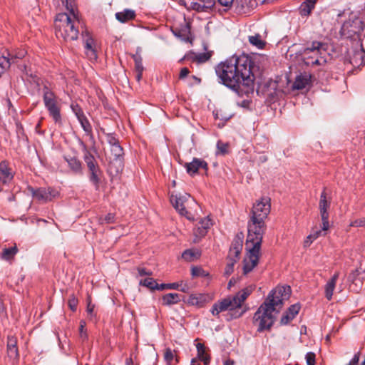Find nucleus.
<instances>
[{"label":"nucleus","instance_id":"obj_5","mask_svg":"<svg viewBox=\"0 0 365 365\" xmlns=\"http://www.w3.org/2000/svg\"><path fill=\"white\" fill-rule=\"evenodd\" d=\"M43 101L49 116L55 123L62 125L61 100L47 86L42 89Z\"/></svg>","mask_w":365,"mask_h":365},{"label":"nucleus","instance_id":"obj_4","mask_svg":"<svg viewBox=\"0 0 365 365\" xmlns=\"http://www.w3.org/2000/svg\"><path fill=\"white\" fill-rule=\"evenodd\" d=\"M252 288H245L239 292L234 297H228L221 301L215 302L212 307L211 312L214 316H218L220 312L232 311L240 308L243 302L252 292Z\"/></svg>","mask_w":365,"mask_h":365},{"label":"nucleus","instance_id":"obj_47","mask_svg":"<svg viewBox=\"0 0 365 365\" xmlns=\"http://www.w3.org/2000/svg\"><path fill=\"white\" fill-rule=\"evenodd\" d=\"M71 108L73 112L75 113L76 118H78V116H81V115H84L83 110L78 104L72 103L71 106Z\"/></svg>","mask_w":365,"mask_h":365},{"label":"nucleus","instance_id":"obj_56","mask_svg":"<svg viewBox=\"0 0 365 365\" xmlns=\"http://www.w3.org/2000/svg\"><path fill=\"white\" fill-rule=\"evenodd\" d=\"M190 71L187 68L184 67L180 70V74H179V78L183 79L189 74Z\"/></svg>","mask_w":365,"mask_h":365},{"label":"nucleus","instance_id":"obj_13","mask_svg":"<svg viewBox=\"0 0 365 365\" xmlns=\"http://www.w3.org/2000/svg\"><path fill=\"white\" fill-rule=\"evenodd\" d=\"M28 190L30 191L34 199L43 203L51 201L59 195L58 190L50 187H39L37 189L29 187Z\"/></svg>","mask_w":365,"mask_h":365},{"label":"nucleus","instance_id":"obj_29","mask_svg":"<svg viewBox=\"0 0 365 365\" xmlns=\"http://www.w3.org/2000/svg\"><path fill=\"white\" fill-rule=\"evenodd\" d=\"M65 6L69 12L68 16H71L73 19H80L79 13L74 0H66Z\"/></svg>","mask_w":365,"mask_h":365},{"label":"nucleus","instance_id":"obj_62","mask_svg":"<svg viewBox=\"0 0 365 365\" xmlns=\"http://www.w3.org/2000/svg\"><path fill=\"white\" fill-rule=\"evenodd\" d=\"M314 240H312V239H309V235L307 237L306 240L304 241V246L305 247H309L312 243V242L314 241Z\"/></svg>","mask_w":365,"mask_h":365},{"label":"nucleus","instance_id":"obj_21","mask_svg":"<svg viewBox=\"0 0 365 365\" xmlns=\"http://www.w3.org/2000/svg\"><path fill=\"white\" fill-rule=\"evenodd\" d=\"M312 76L309 73L304 72L298 75V91L302 89H307V91L310 88L312 81Z\"/></svg>","mask_w":365,"mask_h":365},{"label":"nucleus","instance_id":"obj_58","mask_svg":"<svg viewBox=\"0 0 365 365\" xmlns=\"http://www.w3.org/2000/svg\"><path fill=\"white\" fill-rule=\"evenodd\" d=\"M108 143L110 145V148L113 146V145H119L118 139L112 135L108 136Z\"/></svg>","mask_w":365,"mask_h":365},{"label":"nucleus","instance_id":"obj_45","mask_svg":"<svg viewBox=\"0 0 365 365\" xmlns=\"http://www.w3.org/2000/svg\"><path fill=\"white\" fill-rule=\"evenodd\" d=\"M173 358L174 355L173 351L170 348L166 349L164 354V359L166 361L168 365H170V363Z\"/></svg>","mask_w":365,"mask_h":365},{"label":"nucleus","instance_id":"obj_8","mask_svg":"<svg viewBox=\"0 0 365 365\" xmlns=\"http://www.w3.org/2000/svg\"><path fill=\"white\" fill-rule=\"evenodd\" d=\"M327 51L326 43L314 41L311 47H307L302 51L304 55V63L307 65H323L327 63L326 58L323 54Z\"/></svg>","mask_w":365,"mask_h":365},{"label":"nucleus","instance_id":"obj_7","mask_svg":"<svg viewBox=\"0 0 365 365\" xmlns=\"http://www.w3.org/2000/svg\"><path fill=\"white\" fill-rule=\"evenodd\" d=\"M262 239H249L247 237L246 247L247 250V257L244 259L243 273L247 274L250 272L258 264L260 248Z\"/></svg>","mask_w":365,"mask_h":365},{"label":"nucleus","instance_id":"obj_51","mask_svg":"<svg viewBox=\"0 0 365 365\" xmlns=\"http://www.w3.org/2000/svg\"><path fill=\"white\" fill-rule=\"evenodd\" d=\"M24 55H25V51H19L16 55L11 54V53H8L9 58H13V59L11 60V63H16V59H21V58H23L24 57Z\"/></svg>","mask_w":365,"mask_h":365},{"label":"nucleus","instance_id":"obj_64","mask_svg":"<svg viewBox=\"0 0 365 365\" xmlns=\"http://www.w3.org/2000/svg\"><path fill=\"white\" fill-rule=\"evenodd\" d=\"M235 361L232 359H227L224 361L223 365H234Z\"/></svg>","mask_w":365,"mask_h":365},{"label":"nucleus","instance_id":"obj_19","mask_svg":"<svg viewBox=\"0 0 365 365\" xmlns=\"http://www.w3.org/2000/svg\"><path fill=\"white\" fill-rule=\"evenodd\" d=\"M211 225V220L208 217L201 219L194 230V235L196 237L201 238L207 234Z\"/></svg>","mask_w":365,"mask_h":365},{"label":"nucleus","instance_id":"obj_26","mask_svg":"<svg viewBox=\"0 0 365 365\" xmlns=\"http://www.w3.org/2000/svg\"><path fill=\"white\" fill-rule=\"evenodd\" d=\"M135 17V13L131 9H124L123 11L117 12L115 14V18L121 23L128 22L130 20L133 19Z\"/></svg>","mask_w":365,"mask_h":365},{"label":"nucleus","instance_id":"obj_55","mask_svg":"<svg viewBox=\"0 0 365 365\" xmlns=\"http://www.w3.org/2000/svg\"><path fill=\"white\" fill-rule=\"evenodd\" d=\"M85 326H86V323L84 322L81 321L80 322L79 331H80L81 337L83 339H86L87 337V334H86V331L84 330Z\"/></svg>","mask_w":365,"mask_h":365},{"label":"nucleus","instance_id":"obj_2","mask_svg":"<svg viewBox=\"0 0 365 365\" xmlns=\"http://www.w3.org/2000/svg\"><path fill=\"white\" fill-rule=\"evenodd\" d=\"M271 210L270 198L264 197L257 200L253 205L250 218L247 225L249 239H262L267 226V219Z\"/></svg>","mask_w":365,"mask_h":365},{"label":"nucleus","instance_id":"obj_23","mask_svg":"<svg viewBox=\"0 0 365 365\" xmlns=\"http://www.w3.org/2000/svg\"><path fill=\"white\" fill-rule=\"evenodd\" d=\"M330 207V202L327 199V193L324 190L320 195V200L319 203V208L320 211V216H329L328 209Z\"/></svg>","mask_w":365,"mask_h":365},{"label":"nucleus","instance_id":"obj_24","mask_svg":"<svg viewBox=\"0 0 365 365\" xmlns=\"http://www.w3.org/2000/svg\"><path fill=\"white\" fill-rule=\"evenodd\" d=\"M64 160L67 162L71 170L75 173L82 172V165L81 161L76 157L64 156Z\"/></svg>","mask_w":365,"mask_h":365},{"label":"nucleus","instance_id":"obj_1","mask_svg":"<svg viewBox=\"0 0 365 365\" xmlns=\"http://www.w3.org/2000/svg\"><path fill=\"white\" fill-rule=\"evenodd\" d=\"M255 58L243 53L234 55L215 68L220 82L235 91L243 88H252L259 67L256 64Z\"/></svg>","mask_w":365,"mask_h":365},{"label":"nucleus","instance_id":"obj_50","mask_svg":"<svg viewBox=\"0 0 365 365\" xmlns=\"http://www.w3.org/2000/svg\"><path fill=\"white\" fill-rule=\"evenodd\" d=\"M179 287V284L178 283H170V284H159L158 290H163L165 289H177Z\"/></svg>","mask_w":365,"mask_h":365},{"label":"nucleus","instance_id":"obj_30","mask_svg":"<svg viewBox=\"0 0 365 365\" xmlns=\"http://www.w3.org/2000/svg\"><path fill=\"white\" fill-rule=\"evenodd\" d=\"M78 118L82 128L86 133V135L90 136L91 138H93V135L92 126H91V123H89L87 117L85 115V114L81 116H78V118Z\"/></svg>","mask_w":365,"mask_h":365},{"label":"nucleus","instance_id":"obj_18","mask_svg":"<svg viewBox=\"0 0 365 365\" xmlns=\"http://www.w3.org/2000/svg\"><path fill=\"white\" fill-rule=\"evenodd\" d=\"M187 173L192 175L197 173L200 168L207 170V163L201 159L194 158L190 163H187L185 165Z\"/></svg>","mask_w":365,"mask_h":365},{"label":"nucleus","instance_id":"obj_20","mask_svg":"<svg viewBox=\"0 0 365 365\" xmlns=\"http://www.w3.org/2000/svg\"><path fill=\"white\" fill-rule=\"evenodd\" d=\"M7 354L13 360L18 359L19 357L17 347V339L14 336H9L7 341Z\"/></svg>","mask_w":365,"mask_h":365},{"label":"nucleus","instance_id":"obj_34","mask_svg":"<svg viewBox=\"0 0 365 365\" xmlns=\"http://www.w3.org/2000/svg\"><path fill=\"white\" fill-rule=\"evenodd\" d=\"M249 42L257 48H263L265 46V42L262 39L259 34L249 36Z\"/></svg>","mask_w":365,"mask_h":365},{"label":"nucleus","instance_id":"obj_38","mask_svg":"<svg viewBox=\"0 0 365 365\" xmlns=\"http://www.w3.org/2000/svg\"><path fill=\"white\" fill-rule=\"evenodd\" d=\"M217 154L226 155L229 153V145L228 143H223L219 140L217 143Z\"/></svg>","mask_w":365,"mask_h":365},{"label":"nucleus","instance_id":"obj_17","mask_svg":"<svg viewBox=\"0 0 365 365\" xmlns=\"http://www.w3.org/2000/svg\"><path fill=\"white\" fill-rule=\"evenodd\" d=\"M242 239L240 237L235 238L231 244L227 259L234 258L236 259V260L237 261L240 259V255L242 250Z\"/></svg>","mask_w":365,"mask_h":365},{"label":"nucleus","instance_id":"obj_31","mask_svg":"<svg viewBox=\"0 0 365 365\" xmlns=\"http://www.w3.org/2000/svg\"><path fill=\"white\" fill-rule=\"evenodd\" d=\"M297 314L296 305H292L289 309L283 314L281 318V324H287L291 320H292L295 314Z\"/></svg>","mask_w":365,"mask_h":365},{"label":"nucleus","instance_id":"obj_41","mask_svg":"<svg viewBox=\"0 0 365 365\" xmlns=\"http://www.w3.org/2000/svg\"><path fill=\"white\" fill-rule=\"evenodd\" d=\"M191 274L193 277H205L208 274L201 267H193L191 269Z\"/></svg>","mask_w":365,"mask_h":365},{"label":"nucleus","instance_id":"obj_33","mask_svg":"<svg viewBox=\"0 0 365 365\" xmlns=\"http://www.w3.org/2000/svg\"><path fill=\"white\" fill-rule=\"evenodd\" d=\"M140 284L149 288L151 290H158L159 284L153 278H145L140 281Z\"/></svg>","mask_w":365,"mask_h":365},{"label":"nucleus","instance_id":"obj_37","mask_svg":"<svg viewBox=\"0 0 365 365\" xmlns=\"http://www.w3.org/2000/svg\"><path fill=\"white\" fill-rule=\"evenodd\" d=\"M13 58H9V56H5L3 55L0 57V68H2L4 71L6 72L11 65V60Z\"/></svg>","mask_w":365,"mask_h":365},{"label":"nucleus","instance_id":"obj_48","mask_svg":"<svg viewBox=\"0 0 365 365\" xmlns=\"http://www.w3.org/2000/svg\"><path fill=\"white\" fill-rule=\"evenodd\" d=\"M326 235H327V232H324L322 229H319V230H315L313 232H312L309 235V239L316 240L319 236H326Z\"/></svg>","mask_w":365,"mask_h":365},{"label":"nucleus","instance_id":"obj_25","mask_svg":"<svg viewBox=\"0 0 365 365\" xmlns=\"http://www.w3.org/2000/svg\"><path fill=\"white\" fill-rule=\"evenodd\" d=\"M212 51H208L206 53H190L185 56L187 59H190L192 61H196L199 63H202L206 61H207L210 57L212 56Z\"/></svg>","mask_w":365,"mask_h":365},{"label":"nucleus","instance_id":"obj_44","mask_svg":"<svg viewBox=\"0 0 365 365\" xmlns=\"http://www.w3.org/2000/svg\"><path fill=\"white\" fill-rule=\"evenodd\" d=\"M363 56H364V53H363L362 50L354 52L353 57L351 58V60H350L351 63L353 64L354 66H357L358 65L357 58H361Z\"/></svg>","mask_w":365,"mask_h":365},{"label":"nucleus","instance_id":"obj_15","mask_svg":"<svg viewBox=\"0 0 365 365\" xmlns=\"http://www.w3.org/2000/svg\"><path fill=\"white\" fill-rule=\"evenodd\" d=\"M319 0H304L298 8L299 14L302 19H307L315 9Z\"/></svg>","mask_w":365,"mask_h":365},{"label":"nucleus","instance_id":"obj_61","mask_svg":"<svg viewBox=\"0 0 365 365\" xmlns=\"http://www.w3.org/2000/svg\"><path fill=\"white\" fill-rule=\"evenodd\" d=\"M359 356L358 354L354 355L353 359H351L350 362V365H356L359 362Z\"/></svg>","mask_w":365,"mask_h":365},{"label":"nucleus","instance_id":"obj_11","mask_svg":"<svg viewBox=\"0 0 365 365\" xmlns=\"http://www.w3.org/2000/svg\"><path fill=\"white\" fill-rule=\"evenodd\" d=\"M83 146L84 149L83 159L90 172V180L98 188L101 171L94 156L88 150L85 144L83 143Z\"/></svg>","mask_w":365,"mask_h":365},{"label":"nucleus","instance_id":"obj_59","mask_svg":"<svg viewBox=\"0 0 365 365\" xmlns=\"http://www.w3.org/2000/svg\"><path fill=\"white\" fill-rule=\"evenodd\" d=\"M138 274L140 276H145V275H151L152 272H148L145 268L143 267H138Z\"/></svg>","mask_w":365,"mask_h":365},{"label":"nucleus","instance_id":"obj_6","mask_svg":"<svg viewBox=\"0 0 365 365\" xmlns=\"http://www.w3.org/2000/svg\"><path fill=\"white\" fill-rule=\"evenodd\" d=\"M274 308L269 307L267 303H262L253 316V324L257 327V331L269 330L272 327L275 316Z\"/></svg>","mask_w":365,"mask_h":365},{"label":"nucleus","instance_id":"obj_46","mask_svg":"<svg viewBox=\"0 0 365 365\" xmlns=\"http://www.w3.org/2000/svg\"><path fill=\"white\" fill-rule=\"evenodd\" d=\"M349 226L356 227H365V218H359L351 221Z\"/></svg>","mask_w":365,"mask_h":365},{"label":"nucleus","instance_id":"obj_9","mask_svg":"<svg viewBox=\"0 0 365 365\" xmlns=\"http://www.w3.org/2000/svg\"><path fill=\"white\" fill-rule=\"evenodd\" d=\"M170 202L180 215L185 216L190 221L194 220V215L190 210L197 206V202L188 193L171 195Z\"/></svg>","mask_w":365,"mask_h":365},{"label":"nucleus","instance_id":"obj_40","mask_svg":"<svg viewBox=\"0 0 365 365\" xmlns=\"http://www.w3.org/2000/svg\"><path fill=\"white\" fill-rule=\"evenodd\" d=\"M78 301L74 294L69 297L68 305L72 312H76L77 309Z\"/></svg>","mask_w":365,"mask_h":365},{"label":"nucleus","instance_id":"obj_60","mask_svg":"<svg viewBox=\"0 0 365 365\" xmlns=\"http://www.w3.org/2000/svg\"><path fill=\"white\" fill-rule=\"evenodd\" d=\"M94 307H95L94 304H92L91 302L88 303L86 311L91 317H92L93 315V314Z\"/></svg>","mask_w":365,"mask_h":365},{"label":"nucleus","instance_id":"obj_42","mask_svg":"<svg viewBox=\"0 0 365 365\" xmlns=\"http://www.w3.org/2000/svg\"><path fill=\"white\" fill-rule=\"evenodd\" d=\"M329 216H322L321 217V219H322V226H321V229L324 232H327L328 231V230L329 229L330 227V225H329Z\"/></svg>","mask_w":365,"mask_h":365},{"label":"nucleus","instance_id":"obj_53","mask_svg":"<svg viewBox=\"0 0 365 365\" xmlns=\"http://www.w3.org/2000/svg\"><path fill=\"white\" fill-rule=\"evenodd\" d=\"M188 303L192 305H197L200 303V297L195 294H191L188 298Z\"/></svg>","mask_w":365,"mask_h":365},{"label":"nucleus","instance_id":"obj_54","mask_svg":"<svg viewBox=\"0 0 365 365\" xmlns=\"http://www.w3.org/2000/svg\"><path fill=\"white\" fill-rule=\"evenodd\" d=\"M218 4L224 7H226L227 9H230L233 2H234V0H217Z\"/></svg>","mask_w":365,"mask_h":365},{"label":"nucleus","instance_id":"obj_28","mask_svg":"<svg viewBox=\"0 0 365 365\" xmlns=\"http://www.w3.org/2000/svg\"><path fill=\"white\" fill-rule=\"evenodd\" d=\"M180 300V294L177 293H169L163 295L162 297V303L165 306L177 304Z\"/></svg>","mask_w":365,"mask_h":365},{"label":"nucleus","instance_id":"obj_22","mask_svg":"<svg viewBox=\"0 0 365 365\" xmlns=\"http://www.w3.org/2000/svg\"><path fill=\"white\" fill-rule=\"evenodd\" d=\"M339 277V273L336 272L332 277L327 282L325 285V296L328 300L332 298L333 292L336 286V281Z\"/></svg>","mask_w":365,"mask_h":365},{"label":"nucleus","instance_id":"obj_43","mask_svg":"<svg viewBox=\"0 0 365 365\" xmlns=\"http://www.w3.org/2000/svg\"><path fill=\"white\" fill-rule=\"evenodd\" d=\"M316 355L314 352H308L305 356V359L307 365H315Z\"/></svg>","mask_w":365,"mask_h":365},{"label":"nucleus","instance_id":"obj_14","mask_svg":"<svg viewBox=\"0 0 365 365\" xmlns=\"http://www.w3.org/2000/svg\"><path fill=\"white\" fill-rule=\"evenodd\" d=\"M364 29V23L359 19L356 18L352 21H345L341 27L342 34L347 37H352L355 34H359Z\"/></svg>","mask_w":365,"mask_h":365},{"label":"nucleus","instance_id":"obj_27","mask_svg":"<svg viewBox=\"0 0 365 365\" xmlns=\"http://www.w3.org/2000/svg\"><path fill=\"white\" fill-rule=\"evenodd\" d=\"M197 356L205 365H208L210 362V356L206 352V348L203 344L198 343L197 344Z\"/></svg>","mask_w":365,"mask_h":365},{"label":"nucleus","instance_id":"obj_16","mask_svg":"<svg viewBox=\"0 0 365 365\" xmlns=\"http://www.w3.org/2000/svg\"><path fill=\"white\" fill-rule=\"evenodd\" d=\"M14 178V173L6 160L0 163V182L9 184Z\"/></svg>","mask_w":365,"mask_h":365},{"label":"nucleus","instance_id":"obj_10","mask_svg":"<svg viewBox=\"0 0 365 365\" xmlns=\"http://www.w3.org/2000/svg\"><path fill=\"white\" fill-rule=\"evenodd\" d=\"M291 292L289 286H277L269 293L264 303H267L269 307L274 308L276 313H278L284 302L290 297Z\"/></svg>","mask_w":365,"mask_h":365},{"label":"nucleus","instance_id":"obj_49","mask_svg":"<svg viewBox=\"0 0 365 365\" xmlns=\"http://www.w3.org/2000/svg\"><path fill=\"white\" fill-rule=\"evenodd\" d=\"M195 254L192 250H187L182 254V257L186 261H192L194 258Z\"/></svg>","mask_w":365,"mask_h":365},{"label":"nucleus","instance_id":"obj_12","mask_svg":"<svg viewBox=\"0 0 365 365\" xmlns=\"http://www.w3.org/2000/svg\"><path fill=\"white\" fill-rule=\"evenodd\" d=\"M82 37L86 56L91 61H96L99 51L97 41L87 30L82 31Z\"/></svg>","mask_w":365,"mask_h":365},{"label":"nucleus","instance_id":"obj_57","mask_svg":"<svg viewBox=\"0 0 365 365\" xmlns=\"http://www.w3.org/2000/svg\"><path fill=\"white\" fill-rule=\"evenodd\" d=\"M114 218H115V216L113 214L108 213L104 217L103 221H105L106 223H111L114 221Z\"/></svg>","mask_w":365,"mask_h":365},{"label":"nucleus","instance_id":"obj_39","mask_svg":"<svg viewBox=\"0 0 365 365\" xmlns=\"http://www.w3.org/2000/svg\"><path fill=\"white\" fill-rule=\"evenodd\" d=\"M237 262L236 259H227V265L225 269V274L226 275H230L234 270V264Z\"/></svg>","mask_w":365,"mask_h":365},{"label":"nucleus","instance_id":"obj_35","mask_svg":"<svg viewBox=\"0 0 365 365\" xmlns=\"http://www.w3.org/2000/svg\"><path fill=\"white\" fill-rule=\"evenodd\" d=\"M132 58L135 62V71L143 72L144 67L143 66V63H142L143 59H142L140 54H139L138 53L135 54H133V55H132Z\"/></svg>","mask_w":365,"mask_h":365},{"label":"nucleus","instance_id":"obj_63","mask_svg":"<svg viewBox=\"0 0 365 365\" xmlns=\"http://www.w3.org/2000/svg\"><path fill=\"white\" fill-rule=\"evenodd\" d=\"M135 72H136L135 78H136L137 81L139 82L142 78L143 72H140V71H135Z\"/></svg>","mask_w":365,"mask_h":365},{"label":"nucleus","instance_id":"obj_3","mask_svg":"<svg viewBox=\"0 0 365 365\" xmlns=\"http://www.w3.org/2000/svg\"><path fill=\"white\" fill-rule=\"evenodd\" d=\"M80 19H73L66 13L57 14L55 19L57 38H62L65 41L76 40L79 34L78 29Z\"/></svg>","mask_w":365,"mask_h":365},{"label":"nucleus","instance_id":"obj_52","mask_svg":"<svg viewBox=\"0 0 365 365\" xmlns=\"http://www.w3.org/2000/svg\"><path fill=\"white\" fill-rule=\"evenodd\" d=\"M361 273V269H356L354 272H352L349 277V279L355 282L357 280V277Z\"/></svg>","mask_w":365,"mask_h":365},{"label":"nucleus","instance_id":"obj_36","mask_svg":"<svg viewBox=\"0 0 365 365\" xmlns=\"http://www.w3.org/2000/svg\"><path fill=\"white\" fill-rule=\"evenodd\" d=\"M110 153L112 156L113 157L114 160H116L119 158L120 157H122L123 154V150L122 147L119 145H113V146L110 148Z\"/></svg>","mask_w":365,"mask_h":365},{"label":"nucleus","instance_id":"obj_32","mask_svg":"<svg viewBox=\"0 0 365 365\" xmlns=\"http://www.w3.org/2000/svg\"><path fill=\"white\" fill-rule=\"evenodd\" d=\"M17 252L18 249L16 245L9 248H4L1 253V257L4 260L11 259L14 257Z\"/></svg>","mask_w":365,"mask_h":365}]
</instances>
